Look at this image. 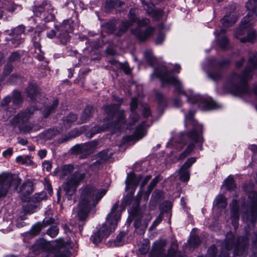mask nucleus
<instances>
[{"mask_svg":"<svg viewBox=\"0 0 257 257\" xmlns=\"http://www.w3.org/2000/svg\"><path fill=\"white\" fill-rule=\"evenodd\" d=\"M232 250V257H255L257 253L256 241L249 244V239L247 236L235 237L232 232H228L222 242L220 250L218 251L214 245L208 249L205 256L198 257H230V251Z\"/></svg>","mask_w":257,"mask_h":257,"instance_id":"nucleus-1","label":"nucleus"},{"mask_svg":"<svg viewBox=\"0 0 257 257\" xmlns=\"http://www.w3.org/2000/svg\"><path fill=\"white\" fill-rule=\"evenodd\" d=\"M97 156L99 159L92 164L90 165L82 164L78 170L67 177L62 186L65 192V196L68 200L72 199L78 186L85 179L86 175L90 176L96 173L100 169L102 163L110 158L111 154L108 153V151L104 150L99 152Z\"/></svg>","mask_w":257,"mask_h":257,"instance_id":"nucleus-2","label":"nucleus"},{"mask_svg":"<svg viewBox=\"0 0 257 257\" xmlns=\"http://www.w3.org/2000/svg\"><path fill=\"white\" fill-rule=\"evenodd\" d=\"M170 71L165 66H162L155 68L152 76L155 75L159 78L163 85H173L175 87L176 91L179 94L185 95L189 103L198 104V106L202 107L203 110L214 109L217 107V104L210 97L195 94L191 91L185 92L182 89V86L180 81L176 77L170 76Z\"/></svg>","mask_w":257,"mask_h":257,"instance_id":"nucleus-3","label":"nucleus"},{"mask_svg":"<svg viewBox=\"0 0 257 257\" xmlns=\"http://www.w3.org/2000/svg\"><path fill=\"white\" fill-rule=\"evenodd\" d=\"M257 70V53L250 56L244 71L241 74H232L225 84V87L234 95H250L252 92L248 88L247 81L252 78Z\"/></svg>","mask_w":257,"mask_h":257,"instance_id":"nucleus-4","label":"nucleus"},{"mask_svg":"<svg viewBox=\"0 0 257 257\" xmlns=\"http://www.w3.org/2000/svg\"><path fill=\"white\" fill-rule=\"evenodd\" d=\"M80 193L77 215L79 220L82 222L79 224L80 232L83 229L84 222L88 216L90 210L94 207L106 194L105 189H97L92 184L83 185L79 190Z\"/></svg>","mask_w":257,"mask_h":257,"instance_id":"nucleus-5","label":"nucleus"},{"mask_svg":"<svg viewBox=\"0 0 257 257\" xmlns=\"http://www.w3.org/2000/svg\"><path fill=\"white\" fill-rule=\"evenodd\" d=\"M245 8L248 13L242 19L234 36L242 43L252 42L256 37V31L251 27L257 17V1L248 0L245 4Z\"/></svg>","mask_w":257,"mask_h":257,"instance_id":"nucleus-6","label":"nucleus"},{"mask_svg":"<svg viewBox=\"0 0 257 257\" xmlns=\"http://www.w3.org/2000/svg\"><path fill=\"white\" fill-rule=\"evenodd\" d=\"M103 110L107 116L104 119V123L102 126L96 125L91 129L93 134L99 133L110 128L119 130L125 122V116L123 110H120L119 105L110 104L103 106Z\"/></svg>","mask_w":257,"mask_h":257,"instance_id":"nucleus-7","label":"nucleus"},{"mask_svg":"<svg viewBox=\"0 0 257 257\" xmlns=\"http://www.w3.org/2000/svg\"><path fill=\"white\" fill-rule=\"evenodd\" d=\"M195 111L190 110L188 114L185 115L184 124L185 127H188L191 125L192 130L187 132L183 136L184 137H187L190 141H192L187 147L185 151L182 152L179 159L183 160L187 157L194 150L195 143H202L203 142L202 137V126L199 124L194 118Z\"/></svg>","mask_w":257,"mask_h":257,"instance_id":"nucleus-8","label":"nucleus"},{"mask_svg":"<svg viewBox=\"0 0 257 257\" xmlns=\"http://www.w3.org/2000/svg\"><path fill=\"white\" fill-rule=\"evenodd\" d=\"M138 10L135 8H131L129 11L128 18L132 23V26L134 23H137L138 27L135 29L132 30V33L135 35L137 38L141 41H144L147 40L153 34L154 28L152 27L147 28L145 31H143L141 27H145L150 23L149 19L147 18H143L140 20L137 15Z\"/></svg>","mask_w":257,"mask_h":257,"instance_id":"nucleus-9","label":"nucleus"},{"mask_svg":"<svg viewBox=\"0 0 257 257\" xmlns=\"http://www.w3.org/2000/svg\"><path fill=\"white\" fill-rule=\"evenodd\" d=\"M22 180L11 173L0 174V199L6 197L11 190H17Z\"/></svg>","mask_w":257,"mask_h":257,"instance_id":"nucleus-10","label":"nucleus"},{"mask_svg":"<svg viewBox=\"0 0 257 257\" xmlns=\"http://www.w3.org/2000/svg\"><path fill=\"white\" fill-rule=\"evenodd\" d=\"M117 207L118 202L115 203L107 216L106 222L109 226H107V224H104L98 230L99 233L103 238L107 237L111 232L114 231L118 222L120 219V212L118 211H116Z\"/></svg>","mask_w":257,"mask_h":257,"instance_id":"nucleus-11","label":"nucleus"},{"mask_svg":"<svg viewBox=\"0 0 257 257\" xmlns=\"http://www.w3.org/2000/svg\"><path fill=\"white\" fill-rule=\"evenodd\" d=\"M36 110L34 107H31L20 112L12 119V123L18 126L20 130L24 131L29 119L35 113Z\"/></svg>","mask_w":257,"mask_h":257,"instance_id":"nucleus-12","label":"nucleus"},{"mask_svg":"<svg viewBox=\"0 0 257 257\" xmlns=\"http://www.w3.org/2000/svg\"><path fill=\"white\" fill-rule=\"evenodd\" d=\"M248 197L250 207L247 209L246 213L243 215L242 219L249 220L254 225L257 220V193L251 191L249 193Z\"/></svg>","mask_w":257,"mask_h":257,"instance_id":"nucleus-13","label":"nucleus"},{"mask_svg":"<svg viewBox=\"0 0 257 257\" xmlns=\"http://www.w3.org/2000/svg\"><path fill=\"white\" fill-rule=\"evenodd\" d=\"M35 15L40 17L46 22L53 21L55 18L54 10L48 1H44L42 4L34 9Z\"/></svg>","mask_w":257,"mask_h":257,"instance_id":"nucleus-14","label":"nucleus"},{"mask_svg":"<svg viewBox=\"0 0 257 257\" xmlns=\"http://www.w3.org/2000/svg\"><path fill=\"white\" fill-rule=\"evenodd\" d=\"M58 33L57 39L60 43L65 45L70 40L69 33L72 31V28L68 20L64 21L61 24L56 26Z\"/></svg>","mask_w":257,"mask_h":257,"instance_id":"nucleus-15","label":"nucleus"},{"mask_svg":"<svg viewBox=\"0 0 257 257\" xmlns=\"http://www.w3.org/2000/svg\"><path fill=\"white\" fill-rule=\"evenodd\" d=\"M230 62L231 61L229 59H223L218 62L215 61L212 63L215 69L208 72V77L214 81L220 80L222 77V72L221 69L228 67Z\"/></svg>","mask_w":257,"mask_h":257,"instance_id":"nucleus-16","label":"nucleus"},{"mask_svg":"<svg viewBox=\"0 0 257 257\" xmlns=\"http://www.w3.org/2000/svg\"><path fill=\"white\" fill-rule=\"evenodd\" d=\"M96 146L95 143L91 142L76 145L72 148V150L74 153L80 154V158L84 159L95 151Z\"/></svg>","mask_w":257,"mask_h":257,"instance_id":"nucleus-17","label":"nucleus"},{"mask_svg":"<svg viewBox=\"0 0 257 257\" xmlns=\"http://www.w3.org/2000/svg\"><path fill=\"white\" fill-rule=\"evenodd\" d=\"M141 1L144 9L154 20H159L162 18L163 15V11L162 10L155 9V5L150 2H146L144 0Z\"/></svg>","mask_w":257,"mask_h":257,"instance_id":"nucleus-18","label":"nucleus"},{"mask_svg":"<svg viewBox=\"0 0 257 257\" xmlns=\"http://www.w3.org/2000/svg\"><path fill=\"white\" fill-rule=\"evenodd\" d=\"M166 245L167 241L165 240L155 241L153 250L150 252L149 257H163V254L165 253L164 251Z\"/></svg>","mask_w":257,"mask_h":257,"instance_id":"nucleus-19","label":"nucleus"},{"mask_svg":"<svg viewBox=\"0 0 257 257\" xmlns=\"http://www.w3.org/2000/svg\"><path fill=\"white\" fill-rule=\"evenodd\" d=\"M142 179V175L136 176L134 172H131L127 174L125 180L126 190L131 189L134 192Z\"/></svg>","mask_w":257,"mask_h":257,"instance_id":"nucleus-20","label":"nucleus"},{"mask_svg":"<svg viewBox=\"0 0 257 257\" xmlns=\"http://www.w3.org/2000/svg\"><path fill=\"white\" fill-rule=\"evenodd\" d=\"M26 93L27 97L30 98L32 101H37L41 95L39 87L34 82L29 83V86L26 88Z\"/></svg>","mask_w":257,"mask_h":257,"instance_id":"nucleus-21","label":"nucleus"},{"mask_svg":"<svg viewBox=\"0 0 257 257\" xmlns=\"http://www.w3.org/2000/svg\"><path fill=\"white\" fill-rule=\"evenodd\" d=\"M214 34L217 35L216 40L220 48L222 50L227 49L229 47V40L226 35V31L222 29L219 32L215 31Z\"/></svg>","mask_w":257,"mask_h":257,"instance_id":"nucleus-22","label":"nucleus"},{"mask_svg":"<svg viewBox=\"0 0 257 257\" xmlns=\"http://www.w3.org/2000/svg\"><path fill=\"white\" fill-rule=\"evenodd\" d=\"M25 27L23 25L16 27L13 31L14 37L11 39V42L14 47H16L21 44L24 39L23 35H24Z\"/></svg>","mask_w":257,"mask_h":257,"instance_id":"nucleus-23","label":"nucleus"},{"mask_svg":"<svg viewBox=\"0 0 257 257\" xmlns=\"http://www.w3.org/2000/svg\"><path fill=\"white\" fill-rule=\"evenodd\" d=\"M238 204L237 201L234 200L232 202L231 208V223L235 230L237 229L238 226L239 214L238 211Z\"/></svg>","mask_w":257,"mask_h":257,"instance_id":"nucleus-24","label":"nucleus"},{"mask_svg":"<svg viewBox=\"0 0 257 257\" xmlns=\"http://www.w3.org/2000/svg\"><path fill=\"white\" fill-rule=\"evenodd\" d=\"M163 257H187L185 254L181 253L178 250V245L176 240L171 242L168 250L167 253L163 254Z\"/></svg>","mask_w":257,"mask_h":257,"instance_id":"nucleus-25","label":"nucleus"},{"mask_svg":"<svg viewBox=\"0 0 257 257\" xmlns=\"http://www.w3.org/2000/svg\"><path fill=\"white\" fill-rule=\"evenodd\" d=\"M74 171V166L71 164L63 165L60 169L56 170L54 172L55 175H58L60 179H63L70 175Z\"/></svg>","mask_w":257,"mask_h":257,"instance_id":"nucleus-26","label":"nucleus"},{"mask_svg":"<svg viewBox=\"0 0 257 257\" xmlns=\"http://www.w3.org/2000/svg\"><path fill=\"white\" fill-rule=\"evenodd\" d=\"M138 107V100L136 98H133L130 103V109L131 114L130 116V125H133L139 118V115L135 111Z\"/></svg>","mask_w":257,"mask_h":257,"instance_id":"nucleus-27","label":"nucleus"},{"mask_svg":"<svg viewBox=\"0 0 257 257\" xmlns=\"http://www.w3.org/2000/svg\"><path fill=\"white\" fill-rule=\"evenodd\" d=\"M236 15L234 12H231L226 14L221 19V22L222 26L225 28L231 27L237 21Z\"/></svg>","mask_w":257,"mask_h":257,"instance_id":"nucleus-28","label":"nucleus"},{"mask_svg":"<svg viewBox=\"0 0 257 257\" xmlns=\"http://www.w3.org/2000/svg\"><path fill=\"white\" fill-rule=\"evenodd\" d=\"M144 123L139 125L136 130L134 132L133 135L127 137V141H137L142 139L145 135V131L144 129Z\"/></svg>","mask_w":257,"mask_h":257,"instance_id":"nucleus-29","label":"nucleus"},{"mask_svg":"<svg viewBox=\"0 0 257 257\" xmlns=\"http://www.w3.org/2000/svg\"><path fill=\"white\" fill-rule=\"evenodd\" d=\"M95 112L94 108L91 105L87 106L83 111L79 123H83L87 122L92 117Z\"/></svg>","mask_w":257,"mask_h":257,"instance_id":"nucleus-30","label":"nucleus"},{"mask_svg":"<svg viewBox=\"0 0 257 257\" xmlns=\"http://www.w3.org/2000/svg\"><path fill=\"white\" fill-rule=\"evenodd\" d=\"M33 191V184L30 181L24 182L20 189V193L24 197L30 195Z\"/></svg>","mask_w":257,"mask_h":257,"instance_id":"nucleus-31","label":"nucleus"},{"mask_svg":"<svg viewBox=\"0 0 257 257\" xmlns=\"http://www.w3.org/2000/svg\"><path fill=\"white\" fill-rule=\"evenodd\" d=\"M13 107L12 109L16 108V107L21 104L23 101V97L21 92L18 90H14L12 92V98Z\"/></svg>","mask_w":257,"mask_h":257,"instance_id":"nucleus-32","label":"nucleus"},{"mask_svg":"<svg viewBox=\"0 0 257 257\" xmlns=\"http://www.w3.org/2000/svg\"><path fill=\"white\" fill-rule=\"evenodd\" d=\"M134 195V192L132 191L130 193L127 194L125 196H124L122 199L121 203L120 206V209H118V207L116 209V211H118L120 213L122 211H123L126 206L129 204L132 200V197ZM118 202V206L119 205V202L117 201L116 203Z\"/></svg>","mask_w":257,"mask_h":257,"instance_id":"nucleus-33","label":"nucleus"},{"mask_svg":"<svg viewBox=\"0 0 257 257\" xmlns=\"http://www.w3.org/2000/svg\"><path fill=\"white\" fill-rule=\"evenodd\" d=\"M58 105V100L56 99L51 105L45 106L42 108V112L45 118L48 117L52 113H53Z\"/></svg>","mask_w":257,"mask_h":257,"instance_id":"nucleus-34","label":"nucleus"},{"mask_svg":"<svg viewBox=\"0 0 257 257\" xmlns=\"http://www.w3.org/2000/svg\"><path fill=\"white\" fill-rule=\"evenodd\" d=\"M134 226L136 231L140 234H143L148 226V223L144 222L142 223L141 219H136L134 222Z\"/></svg>","mask_w":257,"mask_h":257,"instance_id":"nucleus-35","label":"nucleus"},{"mask_svg":"<svg viewBox=\"0 0 257 257\" xmlns=\"http://www.w3.org/2000/svg\"><path fill=\"white\" fill-rule=\"evenodd\" d=\"M132 26V23H131L129 19L126 21H122L120 24V27L118 30L117 31L116 35L117 36H121L123 34H124L128 28Z\"/></svg>","mask_w":257,"mask_h":257,"instance_id":"nucleus-36","label":"nucleus"},{"mask_svg":"<svg viewBox=\"0 0 257 257\" xmlns=\"http://www.w3.org/2000/svg\"><path fill=\"white\" fill-rule=\"evenodd\" d=\"M16 161L26 166H32L34 164V162L31 159L30 156H19L16 158Z\"/></svg>","mask_w":257,"mask_h":257,"instance_id":"nucleus-37","label":"nucleus"},{"mask_svg":"<svg viewBox=\"0 0 257 257\" xmlns=\"http://www.w3.org/2000/svg\"><path fill=\"white\" fill-rule=\"evenodd\" d=\"M38 206L39 205L37 204L33 203L31 200L29 203L24 206V211L26 213H33L37 211Z\"/></svg>","mask_w":257,"mask_h":257,"instance_id":"nucleus-38","label":"nucleus"},{"mask_svg":"<svg viewBox=\"0 0 257 257\" xmlns=\"http://www.w3.org/2000/svg\"><path fill=\"white\" fill-rule=\"evenodd\" d=\"M214 202L215 206L218 208H225L227 206L226 198L222 195L217 196L215 198Z\"/></svg>","mask_w":257,"mask_h":257,"instance_id":"nucleus-39","label":"nucleus"},{"mask_svg":"<svg viewBox=\"0 0 257 257\" xmlns=\"http://www.w3.org/2000/svg\"><path fill=\"white\" fill-rule=\"evenodd\" d=\"M47 196L46 193L45 192H41L38 193H35L31 198V200L33 203L39 205V203L43 200L46 199Z\"/></svg>","mask_w":257,"mask_h":257,"instance_id":"nucleus-40","label":"nucleus"},{"mask_svg":"<svg viewBox=\"0 0 257 257\" xmlns=\"http://www.w3.org/2000/svg\"><path fill=\"white\" fill-rule=\"evenodd\" d=\"M77 116L76 114L70 113L69 115L64 117L63 123L65 127H70L71 124L76 120Z\"/></svg>","mask_w":257,"mask_h":257,"instance_id":"nucleus-41","label":"nucleus"},{"mask_svg":"<svg viewBox=\"0 0 257 257\" xmlns=\"http://www.w3.org/2000/svg\"><path fill=\"white\" fill-rule=\"evenodd\" d=\"M12 101V98L10 96L8 95L5 97L1 101V108L6 111L12 112V111L9 110V104Z\"/></svg>","mask_w":257,"mask_h":257,"instance_id":"nucleus-42","label":"nucleus"},{"mask_svg":"<svg viewBox=\"0 0 257 257\" xmlns=\"http://www.w3.org/2000/svg\"><path fill=\"white\" fill-rule=\"evenodd\" d=\"M144 56L147 62L151 66H154L156 63V59L153 55L151 51H146L144 53Z\"/></svg>","mask_w":257,"mask_h":257,"instance_id":"nucleus-43","label":"nucleus"},{"mask_svg":"<svg viewBox=\"0 0 257 257\" xmlns=\"http://www.w3.org/2000/svg\"><path fill=\"white\" fill-rule=\"evenodd\" d=\"M225 186L227 190H233L235 188L234 180L232 176H229L224 181Z\"/></svg>","mask_w":257,"mask_h":257,"instance_id":"nucleus-44","label":"nucleus"},{"mask_svg":"<svg viewBox=\"0 0 257 257\" xmlns=\"http://www.w3.org/2000/svg\"><path fill=\"white\" fill-rule=\"evenodd\" d=\"M162 178L160 175L157 176L155 177L151 181L150 184L148 187V195L147 196V198L149 197V194L152 192L154 188L156 186V185L162 180Z\"/></svg>","mask_w":257,"mask_h":257,"instance_id":"nucleus-45","label":"nucleus"},{"mask_svg":"<svg viewBox=\"0 0 257 257\" xmlns=\"http://www.w3.org/2000/svg\"><path fill=\"white\" fill-rule=\"evenodd\" d=\"M42 228V225L41 223H36L33 226L29 233L33 236H36L40 232Z\"/></svg>","mask_w":257,"mask_h":257,"instance_id":"nucleus-46","label":"nucleus"},{"mask_svg":"<svg viewBox=\"0 0 257 257\" xmlns=\"http://www.w3.org/2000/svg\"><path fill=\"white\" fill-rule=\"evenodd\" d=\"M123 3L120 1H114L113 0H106L105 6L107 8L111 9L115 7H121Z\"/></svg>","mask_w":257,"mask_h":257,"instance_id":"nucleus-47","label":"nucleus"},{"mask_svg":"<svg viewBox=\"0 0 257 257\" xmlns=\"http://www.w3.org/2000/svg\"><path fill=\"white\" fill-rule=\"evenodd\" d=\"M180 180L181 181H188L189 179V173L187 170L181 168L179 172Z\"/></svg>","mask_w":257,"mask_h":257,"instance_id":"nucleus-48","label":"nucleus"},{"mask_svg":"<svg viewBox=\"0 0 257 257\" xmlns=\"http://www.w3.org/2000/svg\"><path fill=\"white\" fill-rule=\"evenodd\" d=\"M81 134V133L76 130L72 131L68 136H66V137L62 140V142H66L71 140L72 139L75 138L76 137L79 136Z\"/></svg>","mask_w":257,"mask_h":257,"instance_id":"nucleus-49","label":"nucleus"},{"mask_svg":"<svg viewBox=\"0 0 257 257\" xmlns=\"http://www.w3.org/2000/svg\"><path fill=\"white\" fill-rule=\"evenodd\" d=\"M21 55L18 51L13 52L9 57V62L13 63L20 60Z\"/></svg>","mask_w":257,"mask_h":257,"instance_id":"nucleus-50","label":"nucleus"},{"mask_svg":"<svg viewBox=\"0 0 257 257\" xmlns=\"http://www.w3.org/2000/svg\"><path fill=\"white\" fill-rule=\"evenodd\" d=\"M125 233L124 232H120L117 236L114 243L116 246H120L124 243Z\"/></svg>","mask_w":257,"mask_h":257,"instance_id":"nucleus-51","label":"nucleus"},{"mask_svg":"<svg viewBox=\"0 0 257 257\" xmlns=\"http://www.w3.org/2000/svg\"><path fill=\"white\" fill-rule=\"evenodd\" d=\"M70 252L65 248H60L55 254L54 257H69Z\"/></svg>","mask_w":257,"mask_h":257,"instance_id":"nucleus-52","label":"nucleus"},{"mask_svg":"<svg viewBox=\"0 0 257 257\" xmlns=\"http://www.w3.org/2000/svg\"><path fill=\"white\" fill-rule=\"evenodd\" d=\"M200 242L201 240L199 237L196 235H192L189 240L190 245L193 247L199 245Z\"/></svg>","mask_w":257,"mask_h":257,"instance_id":"nucleus-53","label":"nucleus"},{"mask_svg":"<svg viewBox=\"0 0 257 257\" xmlns=\"http://www.w3.org/2000/svg\"><path fill=\"white\" fill-rule=\"evenodd\" d=\"M103 238L102 236L97 231L96 232L92 234L90 237V240L93 242L94 244H98L100 242L102 239Z\"/></svg>","mask_w":257,"mask_h":257,"instance_id":"nucleus-54","label":"nucleus"},{"mask_svg":"<svg viewBox=\"0 0 257 257\" xmlns=\"http://www.w3.org/2000/svg\"><path fill=\"white\" fill-rule=\"evenodd\" d=\"M59 229L56 226H52L50 227L47 230V234L53 238L55 237L58 233Z\"/></svg>","mask_w":257,"mask_h":257,"instance_id":"nucleus-55","label":"nucleus"},{"mask_svg":"<svg viewBox=\"0 0 257 257\" xmlns=\"http://www.w3.org/2000/svg\"><path fill=\"white\" fill-rule=\"evenodd\" d=\"M196 161V158L195 157H191L188 159L184 164L182 166V168L187 170L190 168L193 164Z\"/></svg>","mask_w":257,"mask_h":257,"instance_id":"nucleus-56","label":"nucleus"},{"mask_svg":"<svg viewBox=\"0 0 257 257\" xmlns=\"http://www.w3.org/2000/svg\"><path fill=\"white\" fill-rule=\"evenodd\" d=\"M13 69V67L12 65L8 64L5 67L3 75L0 77V79L4 80V78L9 75Z\"/></svg>","mask_w":257,"mask_h":257,"instance_id":"nucleus-57","label":"nucleus"},{"mask_svg":"<svg viewBox=\"0 0 257 257\" xmlns=\"http://www.w3.org/2000/svg\"><path fill=\"white\" fill-rule=\"evenodd\" d=\"M46 241L43 239L37 240L35 244V247L38 249H43L46 246Z\"/></svg>","mask_w":257,"mask_h":257,"instance_id":"nucleus-58","label":"nucleus"},{"mask_svg":"<svg viewBox=\"0 0 257 257\" xmlns=\"http://www.w3.org/2000/svg\"><path fill=\"white\" fill-rule=\"evenodd\" d=\"M156 98L160 105L162 106L166 105V102L165 97L162 93L157 92L156 93Z\"/></svg>","mask_w":257,"mask_h":257,"instance_id":"nucleus-59","label":"nucleus"},{"mask_svg":"<svg viewBox=\"0 0 257 257\" xmlns=\"http://www.w3.org/2000/svg\"><path fill=\"white\" fill-rule=\"evenodd\" d=\"M245 62V58L242 56H239L238 59L235 61V67L237 68H241Z\"/></svg>","mask_w":257,"mask_h":257,"instance_id":"nucleus-60","label":"nucleus"},{"mask_svg":"<svg viewBox=\"0 0 257 257\" xmlns=\"http://www.w3.org/2000/svg\"><path fill=\"white\" fill-rule=\"evenodd\" d=\"M58 33L57 30H56V26L55 27L54 29H52L50 31L47 32V37L49 39H53L55 37H57Z\"/></svg>","mask_w":257,"mask_h":257,"instance_id":"nucleus-61","label":"nucleus"},{"mask_svg":"<svg viewBox=\"0 0 257 257\" xmlns=\"http://www.w3.org/2000/svg\"><path fill=\"white\" fill-rule=\"evenodd\" d=\"M42 167L44 170L50 172L52 169V164L50 161H45L42 164Z\"/></svg>","mask_w":257,"mask_h":257,"instance_id":"nucleus-62","label":"nucleus"},{"mask_svg":"<svg viewBox=\"0 0 257 257\" xmlns=\"http://www.w3.org/2000/svg\"><path fill=\"white\" fill-rule=\"evenodd\" d=\"M34 46L36 49V52L41 53V46L40 43H39V40L38 41H36V39H33Z\"/></svg>","mask_w":257,"mask_h":257,"instance_id":"nucleus-63","label":"nucleus"},{"mask_svg":"<svg viewBox=\"0 0 257 257\" xmlns=\"http://www.w3.org/2000/svg\"><path fill=\"white\" fill-rule=\"evenodd\" d=\"M57 134V131L55 129H49L46 132V137L48 139H50Z\"/></svg>","mask_w":257,"mask_h":257,"instance_id":"nucleus-64","label":"nucleus"}]
</instances>
